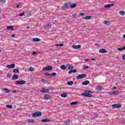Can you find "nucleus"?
Instances as JSON below:
<instances>
[{"label":"nucleus","instance_id":"56","mask_svg":"<svg viewBox=\"0 0 125 125\" xmlns=\"http://www.w3.org/2000/svg\"><path fill=\"white\" fill-rule=\"evenodd\" d=\"M95 45L96 46H99V44H98V43H96V44H95Z\"/></svg>","mask_w":125,"mask_h":125},{"label":"nucleus","instance_id":"62","mask_svg":"<svg viewBox=\"0 0 125 125\" xmlns=\"http://www.w3.org/2000/svg\"><path fill=\"white\" fill-rule=\"evenodd\" d=\"M20 6V5H17V7H19Z\"/></svg>","mask_w":125,"mask_h":125},{"label":"nucleus","instance_id":"32","mask_svg":"<svg viewBox=\"0 0 125 125\" xmlns=\"http://www.w3.org/2000/svg\"><path fill=\"white\" fill-rule=\"evenodd\" d=\"M7 29L8 30H13V26H9L7 27Z\"/></svg>","mask_w":125,"mask_h":125},{"label":"nucleus","instance_id":"18","mask_svg":"<svg viewBox=\"0 0 125 125\" xmlns=\"http://www.w3.org/2000/svg\"><path fill=\"white\" fill-rule=\"evenodd\" d=\"M13 73H14V74L19 73V69H13Z\"/></svg>","mask_w":125,"mask_h":125},{"label":"nucleus","instance_id":"41","mask_svg":"<svg viewBox=\"0 0 125 125\" xmlns=\"http://www.w3.org/2000/svg\"><path fill=\"white\" fill-rule=\"evenodd\" d=\"M77 14H76V13L73 14L72 15V17H73V18H76V17H77Z\"/></svg>","mask_w":125,"mask_h":125},{"label":"nucleus","instance_id":"36","mask_svg":"<svg viewBox=\"0 0 125 125\" xmlns=\"http://www.w3.org/2000/svg\"><path fill=\"white\" fill-rule=\"evenodd\" d=\"M125 12L124 11H121L120 12V14L121 15L124 16V15H125Z\"/></svg>","mask_w":125,"mask_h":125},{"label":"nucleus","instance_id":"58","mask_svg":"<svg viewBox=\"0 0 125 125\" xmlns=\"http://www.w3.org/2000/svg\"><path fill=\"white\" fill-rule=\"evenodd\" d=\"M91 60H92V61H94V60H95V58H92L91 59Z\"/></svg>","mask_w":125,"mask_h":125},{"label":"nucleus","instance_id":"47","mask_svg":"<svg viewBox=\"0 0 125 125\" xmlns=\"http://www.w3.org/2000/svg\"><path fill=\"white\" fill-rule=\"evenodd\" d=\"M57 74L55 72L51 74V76H56Z\"/></svg>","mask_w":125,"mask_h":125},{"label":"nucleus","instance_id":"7","mask_svg":"<svg viewBox=\"0 0 125 125\" xmlns=\"http://www.w3.org/2000/svg\"><path fill=\"white\" fill-rule=\"evenodd\" d=\"M7 68H8V69H14L15 68V64H8L7 65Z\"/></svg>","mask_w":125,"mask_h":125},{"label":"nucleus","instance_id":"13","mask_svg":"<svg viewBox=\"0 0 125 125\" xmlns=\"http://www.w3.org/2000/svg\"><path fill=\"white\" fill-rule=\"evenodd\" d=\"M83 19L84 20H89L91 19V16H86L84 18H83Z\"/></svg>","mask_w":125,"mask_h":125},{"label":"nucleus","instance_id":"10","mask_svg":"<svg viewBox=\"0 0 125 125\" xmlns=\"http://www.w3.org/2000/svg\"><path fill=\"white\" fill-rule=\"evenodd\" d=\"M99 52H100V53H107V51H106L105 49H101L99 50Z\"/></svg>","mask_w":125,"mask_h":125},{"label":"nucleus","instance_id":"59","mask_svg":"<svg viewBox=\"0 0 125 125\" xmlns=\"http://www.w3.org/2000/svg\"><path fill=\"white\" fill-rule=\"evenodd\" d=\"M122 48V50H125V46H124Z\"/></svg>","mask_w":125,"mask_h":125},{"label":"nucleus","instance_id":"12","mask_svg":"<svg viewBox=\"0 0 125 125\" xmlns=\"http://www.w3.org/2000/svg\"><path fill=\"white\" fill-rule=\"evenodd\" d=\"M81 45H74L72 46L73 48H74V49H77L79 48H81Z\"/></svg>","mask_w":125,"mask_h":125},{"label":"nucleus","instance_id":"9","mask_svg":"<svg viewBox=\"0 0 125 125\" xmlns=\"http://www.w3.org/2000/svg\"><path fill=\"white\" fill-rule=\"evenodd\" d=\"M96 89H97V90H99V91H101V90L103 89V88L102 87V86L101 85H97L96 86Z\"/></svg>","mask_w":125,"mask_h":125},{"label":"nucleus","instance_id":"46","mask_svg":"<svg viewBox=\"0 0 125 125\" xmlns=\"http://www.w3.org/2000/svg\"><path fill=\"white\" fill-rule=\"evenodd\" d=\"M48 89L53 90V89H55V88H54V87H50Z\"/></svg>","mask_w":125,"mask_h":125},{"label":"nucleus","instance_id":"20","mask_svg":"<svg viewBox=\"0 0 125 125\" xmlns=\"http://www.w3.org/2000/svg\"><path fill=\"white\" fill-rule=\"evenodd\" d=\"M46 67L47 68V71H51L52 70V66H47Z\"/></svg>","mask_w":125,"mask_h":125},{"label":"nucleus","instance_id":"23","mask_svg":"<svg viewBox=\"0 0 125 125\" xmlns=\"http://www.w3.org/2000/svg\"><path fill=\"white\" fill-rule=\"evenodd\" d=\"M67 67H66V65H62L61 66V68L62 70H66Z\"/></svg>","mask_w":125,"mask_h":125},{"label":"nucleus","instance_id":"5","mask_svg":"<svg viewBox=\"0 0 125 125\" xmlns=\"http://www.w3.org/2000/svg\"><path fill=\"white\" fill-rule=\"evenodd\" d=\"M85 77H86V75L85 74H83L77 76L76 79H78V80H81L83 78H85Z\"/></svg>","mask_w":125,"mask_h":125},{"label":"nucleus","instance_id":"60","mask_svg":"<svg viewBox=\"0 0 125 125\" xmlns=\"http://www.w3.org/2000/svg\"><path fill=\"white\" fill-rule=\"evenodd\" d=\"M12 37L13 38H14V37H15V35L12 34Z\"/></svg>","mask_w":125,"mask_h":125},{"label":"nucleus","instance_id":"33","mask_svg":"<svg viewBox=\"0 0 125 125\" xmlns=\"http://www.w3.org/2000/svg\"><path fill=\"white\" fill-rule=\"evenodd\" d=\"M71 8H74V7H77V5L76 4H72L70 5Z\"/></svg>","mask_w":125,"mask_h":125},{"label":"nucleus","instance_id":"19","mask_svg":"<svg viewBox=\"0 0 125 125\" xmlns=\"http://www.w3.org/2000/svg\"><path fill=\"white\" fill-rule=\"evenodd\" d=\"M114 6V4H108L104 6V8H109V7H111V6Z\"/></svg>","mask_w":125,"mask_h":125},{"label":"nucleus","instance_id":"2","mask_svg":"<svg viewBox=\"0 0 125 125\" xmlns=\"http://www.w3.org/2000/svg\"><path fill=\"white\" fill-rule=\"evenodd\" d=\"M69 5H71V3L65 2L64 6L61 7V9H62V10H67V9L69 8Z\"/></svg>","mask_w":125,"mask_h":125},{"label":"nucleus","instance_id":"27","mask_svg":"<svg viewBox=\"0 0 125 125\" xmlns=\"http://www.w3.org/2000/svg\"><path fill=\"white\" fill-rule=\"evenodd\" d=\"M3 91H4L5 92H6L7 93H8V92H10V91L9 90V89L7 88H3Z\"/></svg>","mask_w":125,"mask_h":125},{"label":"nucleus","instance_id":"6","mask_svg":"<svg viewBox=\"0 0 125 125\" xmlns=\"http://www.w3.org/2000/svg\"><path fill=\"white\" fill-rule=\"evenodd\" d=\"M25 83H26V81H25L24 80L17 81V82H16V84H19L20 85L25 84Z\"/></svg>","mask_w":125,"mask_h":125},{"label":"nucleus","instance_id":"37","mask_svg":"<svg viewBox=\"0 0 125 125\" xmlns=\"http://www.w3.org/2000/svg\"><path fill=\"white\" fill-rule=\"evenodd\" d=\"M29 71H30L31 72H33V71H35V69L33 67H30Z\"/></svg>","mask_w":125,"mask_h":125},{"label":"nucleus","instance_id":"28","mask_svg":"<svg viewBox=\"0 0 125 125\" xmlns=\"http://www.w3.org/2000/svg\"><path fill=\"white\" fill-rule=\"evenodd\" d=\"M28 122L29 123H36V122L35 121V120L34 119H31V120H28Z\"/></svg>","mask_w":125,"mask_h":125},{"label":"nucleus","instance_id":"38","mask_svg":"<svg viewBox=\"0 0 125 125\" xmlns=\"http://www.w3.org/2000/svg\"><path fill=\"white\" fill-rule=\"evenodd\" d=\"M0 2L1 3H4L6 2V0H0Z\"/></svg>","mask_w":125,"mask_h":125},{"label":"nucleus","instance_id":"44","mask_svg":"<svg viewBox=\"0 0 125 125\" xmlns=\"http://www.w3.org/2000/svg\"><path fill=\"white\" fill-rule=\"evenodd\" d=\"M25 14V13L23 12V13H21V14L19 15V16H23V15Z\"/></svg>","mask_w":125,"mask_h":125},{"label":"nucleus","instance_id":"22","mask_svg":"<svg viewBox=\"0 0 125 125\" xmlns=\"http://www.w3.org/2000/svg\"><path fill=\"white\" fill-rule=\"evenodd\" d=\"M61 96L62 97H63V98H65V97H67V93H64L63 94H62L61 95Z\"/></svg>","mask_w":125,"mask_h":125},{"label":"nucleus","instance_id":"29","mask_svg":"<svg viewBox=\"0 0 125 125\" xmlns=\"http://www.w3.org/2000/svg\"><path fill=\"white\" fill-rule=\"evenodd\" d=\"M64 125H70V122L68 120H67L64 122Z\"/></svg>","mask_w":125,"mask_h":125},{"label":"nucleus","instance_id":"48","mask_svg":"<svg viewBox=\"0 0 125 125\" xmlns=\"http://www.w3.org/2000/svg\"><path fill=\"white\" fill-rule=\"evenodd\" d=\"M122 58H123V60H125V55H124L122 56Z\"/></svg>","mask_w":125,"mask_h":125},{"label":"nucleus","instance_id":"31","mask_svg":"<svg viewBox=\"0 0 125 125\" xmlns=\"http://www.w3.org/2000/svg\"><path fill=\"white\" fill-rule=\"evenodd\" d=\"M6 107L7 108H8L9 109H12V105H10V104H7L6 105Z\"/></svg>","mask_w":125,"mask_h":125},{"label":"nucleus","instance_id":"45","mask_svg":"<svg viewBox=\"0 0 125 125\" xmlns=\"http://www.w3.org/2000/svg\"><path fill=\"white\" fill-rule=\"evenodd\" d=\"M7 77L8 78H10V77H11V74H10V73L7 74Z\"/></svg>","mask_w":125,"mask_h":125},{"label":"nucleus","instance_id":"26","mask_svg":"<svg viewBox=\"0 0 125 125\" xmlns=\"http://www.w3.org/2000/svg\"><path fill=\"white\" fill-rule=\"evenodd\" d=\"M74 84V82L73 81H70L67 83V85H72Z\"/></svg>","mask_w":125,"mask_h":125},{"label":"nucleus","instance_id":"8","mask_svg":"<svg viewBox=\"0 0 125 125\" xmlns=\"http://www.w3.org/2000/svg\"><path fill=\"white\" fill-rule=\"evenodd\" d=\"M49 89H45V88H42L41 90V92H43V93H47V92H49Z\"/></svg>","mask_w":125,"mask_h":125},{"label":"nucleus","instance_id":"39","mask_svg":"<svg viewBox=\"0 0 125 125\" xmlns=\"http://www.w3.org/2000/svg\"><path fill=\"white\" fill-rule=\"evenodd\" d=\"M56 46H63L64 44H56Z\"/></svg>","mask_w":125,"mask_h":125},{"label":"nucleus","instance_id":"4","mask_svg":"<svg viewBox=\"0 0 125 125\" xmlns=\"http://www.w3.org/2000/svg\"><path fill=\"white\" fill-rule=\"evenodd\" d=\"M113 108H115L116 109H119L122 108V104H115L112 105Z\"/></svg>","mask_w":125,"mask_h":125},{"label":"nucleus","instance_id":"1","mask_svg":"<svg viewBox=\"0 0 125 125\" xmlns=\"http://www.w3.org/2000/svg\"><path fill=\"white\" fill-rule=\"evenodd\" d=\"M91 93H92L91 91L85 90L84 93H82V95L86 97H92L93 96L91 94Z\"/></svg>","mask_w":125,"mask_h":125},{"label":"nucleus","instance_id":"35","mask_svg":"<svg viewBox=\"0 0 125 125\" xmlns=\"http://www.w3.org/2000/svg\"><path fill=\"white\" fill-rule=\"evenodd\" d=\"M104 23L106 25V26H109V21H104Z\"/></svg>","mask_w":125,"mask_h":125},{"label":"nucleus","instance_id":"49","mask_svg":"<svg viewBox=\"0 0 125 125\" xmlns=\"http://www.w3.org/2000/svg\"><path fill=\"white\" fill-rule=\"evenodd\" d=\"M47 71V68H46V66L45 67V68H44L42 69V71Z\"/></svg>","mask_w":125,"mask_h":125},{"label":"nucleus","instance_id":"50","mask_svg":"<svg viewBox=\"0 0 125 125\" xmlns=\"http://www.w3.org/2000/svg\"><path fill=\"white\" fill-rule=\"evenodd\" d=\"M117 50L121 51V50H123V49H122V48H118L117 49Z\"/></svg>","mask_w":125,"mask_h":125},{"label":"nucleus","instance_id":"61","mask_svg":"<svg viewBox=\"0 0 125 125\" xmlns=\"http://www.w3.org/2000/svg\"><path fill=\"white\" fill-rule=\"evenodd\" d=\"M97 116H98V115H97V116H94V119H95V118H97Z\"/></svg>","mask_w":125,"mask_h":125},{"label":"nucleus","instance_id":"40","mask_svg":"<svg viewBox=\"0 0 125 125\" xmlns=\"http://www.w3.org/2000/svg\"><path fill=\"white\" fill-rule=\"evenodd\" d=\"M109 95H114V91L112 92H108Z\"/></svg>","mask_w":125,"mask_h":125},{"label":"nucleus","instance_id":"43","mask_svg":"<svg viewBox=\"0 0 125 125\" xmlns=\"http://www.w3.org/2000/svg\"><path fill=\"white\" fill-rule=\"evenodd\" d=\"M44 76H51V74L47 73H45L44 74Z\"/></svg>","mask_w":125,"mask_h":125},{"label":"nucleus","instance_id":"17","mask_svg":"<svg viewBox=\"0 0 125 125\" xmlns=\"http://www.w3.org/2000/svg\"><path fill=\"white\" fill-rule=\"evenodd\" d=\"M89 83V81H86L83 82L82 83V84L83 85H87V84H88Z\"/></svg>","mask_w":125,"mask_h":125},{"label":"nucleus","instance_id":"34","mask_svg":"<svg viewBox=\"0 0 125 125\" xmlns=\"http://www.w3.org/2000/svg\"><path fill=\"white\" fill-rule=\"evenodd\" d=\"M77 104H78L77 102H72L70 103V105H76Z\"/></svg>","mask_w":125,"mask_h":125},{"label":"nucleus","instance_id":"16","mask_svg":"<svg viewBox=\"0 0 125 125\" xmlns=\"http://www.w3.org/2000/svg\"><path fill=\"white\" fill-rule=\"evenodd\" d=\"M122 92V91H113V93L114 95H118V94H120Z\"/></svg>","mask_w":125,"mask_h":125},{"label":"nucleus","instance_id":"52","mask_svg":"<svg viewBox=\"0 0 125 125\" xmlns=\"http://www.w3.org/2000/svg\"><path fill=\"white\" fill-rule=\"evenodd\" d=\"M89 61V59H87L84 60V61L85 62H87V61Z\"/></svg>","mask_w":125,"mask_h":125},{"label":"nucleus","instance_id":"15","mask_svg":"<svg viewBox=\"0 0 125 125\" xmlns=\"http://www.w3.org/2000/svg\"><path fill=\"white\" fill-rule=\"evenodd\" d=\"M18 78H19V77L18 76V75H17V74H15L14 75H13V76L12 77V80H13L14 81L15 80H17L18 79Z\"/></svg>","mask_w":125,"mask_h":125},{"label":"nucleus","instance_id":"54","mask_svg":"<svg viewBox=\"0 0 125 125\" xmlns=\"http://www.w3.org/2000/svg\"><path fill=\"white\" fill-rule=\"evenodd\" d=\"M81 16H83L84 15V13H80Z\"/></svg>","mask_w":125,"mask_h":125},{"label":"nucleus","instance_id":"3","mask_svg":"<svg viewBox=\"0 0 125 125\" xmlns=\"http://www.w3.org/2000/svg\"><path fill=\"white\" fill-rule=\"evenodd\" d=\"M32 116L33 118H36V117H41L42 116V112L37 111L32 113Z\"/></svg>","mask_w":125,"mask_h":125},{"label":"nucleus","instance_id":"42","mask_svg":"<svg viewBox=\"0 0 125 125\" xmlns=\"http://www.w3.org/2000/svg\"><path fill=\"white\" fill-rule=\"evenodd\" d=\"M83 69H88V66H86L85 65H83Z\"/></svg>","mask_w":125,"mask_h":125},{"label":"nucleus","instance_id":"57","mask_svg":"<svg viewBox=\"0 0 125 125\" xmlns=\"http://www.w3.org/2000/svg\"><path fill=\"white\" fill-rule=\"evenodd\" d=\"M116 88H117V87L114 86V87L112 88V89H113V90L116 89Z\"/></svg>","mask_w":125,"mask_h":125},{"label":"nucleus","instance_id":"30","mask_svg":"<svg viewBox=\"0 0 125 125\" xmlns=\"http://www.w3.org/2000/svg\"><path fill=\"white\" fill-rule=\"evenodd\" d=\"M68 70H74V66L72 65H69L68 67Z\"/></svg>","mask_w":125,"mask_h":125},{"label":"nucleus","instance_id":"24","mask_svg":"<svg viewBox=\"0 0 125 125\" xmlns=\"http://www.w3.org/2000/svg\"><path fill=\"white\" fill-rule=\"evenodd\" d=\"M33 42H41V39H39V38H33Z\"/></svg>","mask_w":125,"mask_h":125},{"label":"nucleus","instance_id":"64","mask_svg":"<svg viewBox=\"0 0 125 125\" xmlns=\"http://www.w3.org/2000/svg\"><path fill=\"white\" fill-rule=\"evenodd\" d=\"M28 15L29 17L31 16V14H28Z\"/></svg>","mask_w":125,"mask_h":125},{"label":"nucleus","instance_id":"53","mask_svg":"<svg viewBox=\"0 0 125 125\" xmlns=\"http://www.w3.org/2000/svg\"><path fill=\"white\" fill-rule=\"evenodd\" d=\"M42 82H46V80H45V79H42Z\"/></svg>","mask_w":125,"mask_h":125},{"label":"nucleus","instance_id":"63","mask_svg":"<svg viewBox=\"0 0 125 125\" xmlns=\"http://www.w3.org/2000/svg\"><path fill=\"white\" fill-rule=\"evenodd\" d=\"M124 39H125V34L123 35Z\"/></svg>","mask_w":125,"mask_h":125},{"label":"nucleus","instance_id":"11","mask_svg":"<svg viewBox=\"0 0 125 125\" xmlns=\"http://www.w3.org/2000/svg\"><path fill=\"white\" fill-rule=\"evenodd\" d=\"M44 98L46 100H48V99H50V98H51V97L50 95L45 94L44 95Z\"/></svg>","mask_w":125,"mask_h":125},{"label":"nucleus","instance_id":"14","mask_svg":"<svg viewBox=\"0 0 125 125\" xmlns=\"http://www.w3.org/2000/svg\"><path fill=\"white\" fill-rule=\"evenodd\" d=\"M42 123H48L49 122H50V120L46 118V119H42Z\"/></svg>","mask_w":125,"mask_h":125},{"label":"nucleus","instance_id":"21","mask_svg":"<svg viewBox=\"0 0 125 125\" xmlns=\"http://www.w3.org/2000/svg\"><path fill=\"white\" fill-rule=\"evenodd\" d=\"M72 73H77V70L76 69H74L73 70H71L68 72V74H72Z\"/></svg>","mask_w":125,"mask_h":125},{"label":"nucleus","instance_id":"55","mask_svg":"<svg viewBox=\"0 0 125 125\" xmlns=\"http://www.w3.org/2000/svg\"><path fill=\"white\" fill-rule=\"evenodd\" d=\"M13 93H16L17 92V90L13 91Z\"/></svg>","mask_w":125,"mask_h":125},{"label":"nucleus","instance_id":"51","mask_svg":"<svg viewBox=\"0 0 125 125\" xmlns=\"http://www.w3.org/2000/svg\"><path fill=\"white\" fill-rule=\"evenodd\" d=\"M32 54H33L34 55H35V54H37V52H35V51L33 52Z\"/></svg>","mask_w":125,"mask_h":125},{"label":"nucleus","instance_id":"25","mask_svg":"<svg viewBox=\"0 0 125 125\" xmlns=\"http://www.w3.org/2000/svg\"><path fill=\"white\" fill-rule=\"evenodd\" d=\"M46 27L47 28H48V29H49V28H51V24L50 23V22H48L46 24Z\"/></svg>","mask_w":125,"mask_h":125}]
</instances>
